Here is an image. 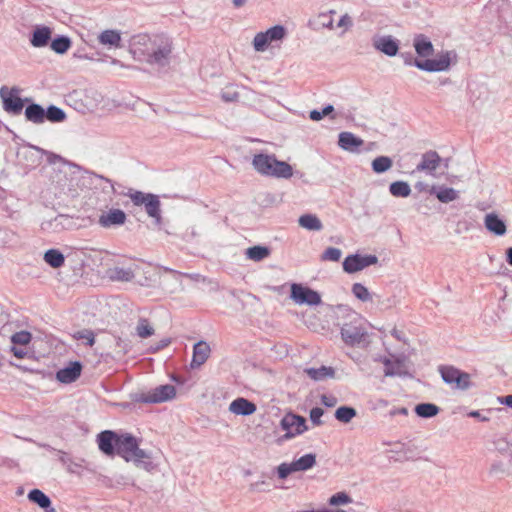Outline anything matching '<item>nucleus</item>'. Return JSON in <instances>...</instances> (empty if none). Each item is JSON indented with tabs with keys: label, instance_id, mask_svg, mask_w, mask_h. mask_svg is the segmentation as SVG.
<instances>
[{
	"label": "nucleus",
	"instance_id": "6e6552de",
	"mask_svg": "<svg viewBox=\"0 0 512 512\" xmlns=\"http://www.w3.org/2000/svg\"><path fill=\"white\" fill-rule=\"evenodd\" d=\"M443 380L448 384L455 385L456 388L466 389L470 384L468 373L462 372L453 366H443L440 368Z\"/></svg>",
	"mask_w": 512,
	"mask_h": 512
},
{
	"label": "nucleus",
	"instance_id": "b1692460",
	"mask_svg": "<svg viewBox=\"0 0 512 512\" xmlns=\"http://www.w3.org/2000/svg\"><path fill=\"white\" fill-rule=\"evenodd\" d=\"M414 48L420 57H428L434 50L432 43L422 34L414 38Z\"/></svg>",
	"mask_w": 512,
	"mask_h": 512
},
{
	"label": "nucleus",
	"instance_id": "bf43d9fd",
	"mask_svg": "<svg viewBox=\"0 0 512 512\" xmlns=\"http://www.w3.org/2000/svg\"><path fill=\"white\" fill-rule=\"evenodd\" d=\"M47 512H55V509L54 508H51L49 511Z\"/></svg>",
	"mask_w": 512,
	"mask_h": 512
},
{
	"label": "nucleus",
	"instance_id": "c9c22d12",
	"mask_svg": "<svg viewBox=\"0 0 512 512\" xmlns=\"http://www.w3.org/2000/svg\"><path fill=\"white\" fill-rule=\"evenodd\" d=\"M392 167V160L387 156H380L373 160L372 168L376 173H383Z\"/></svg>",
	"mask_w": 512,
	"mask_h": 512
},
{
	"label": "nucleus",
	"instance_id": "0eeeda50",
	"mask_svg": "<svg viewBox=\"0 0 512 512\" xmlns=\"http://www.w3.org/2000/svg\"><path fill=\"white\" fill-rule=\"evenodd\" d=\"M285 36V29L276 25L265 32L256 34L253 40V46L256 51H264L273 41L281 40Z\"/></svg>",
	"mask_w": 512,
	"mask_h": 512
},
{
	"label": "nucleus",
	"instance_id": "f704fd0d",
	"mask_svg": "<svg viewBox=\"0 0 512 512\" xmlns=\"http://www.w3.org/2000/svg\"><path fill=\"white\" fill-rule=\"evenodd\" d=\"M307 375L313 380H321L328 376H333L332 368L322 366L320 368H309L306 370Z\"/></svg>",
	"mask_w": 512,
	"mask_h": 512
},
{
	"label": "nucleus",
	"instance_id": "72a5a7b5",
	"mask_svg": "<svg viewBox=\"0 0 512 512\" xmlns=\"http://www.w3.org/2000/svg\"><path fill=\"white\" fill-rule=\"evenodd\" d=\"M415 412L420 417L429 418L437 415L439 408L435 404L422 403L415 407Z\"/></svg>",
	"mask_w": 512,
	"mask_h": 512
},
{
	"label": "nucleus",
	"instance_id": "473e14b6",
	"mask_svg": "<svg viewBox=\"0 0 512 512\" xmlns=\"http://www.w3.org/2000/svg\"><path fill=\"white\" fill-rule=\"evenodd\" d=\"M270 255V250L264 246H253L246 250V256L253 261H261Z\"/></svg>",
	"mask_w": 512,
	"mask_h": 512
},
{
	"label": "nucleus",
	"instance_id": "423d86ee",
	"mask_svg": "<svg viewBox=\"0 0 512 512\" xmlns=\"http://www.w3.org/2000/svg\"><path fill=\"white\" fill-rule=\"evenodd\" d=\"M281 427L286 431L284 438L290 439L307 430L306 420L302 416L288 413L281 420Z\"/></svg>",
	"mask_w": 512,
	"mask_h": 512
},
{
	"label": "nucleus",
	"instance_id": "4c0bfd02",
	"mask_svg": "<svg viewBox=\"0 0 512 512\" xmlns=\"http://www.w3.org/2000/svg\"><path fill=\"white\" fill-rule=\"evenodd\" d=\"M136 332L140 338H148L154 334V328L150 325L147 319L141 318L138 321Z\"/></svg>",
	"mask_w": 512,
	"mask_h": 512
},
{
	"label": "nucleus",
	"instance_id": "bb28decb",
	"mask_svg": "<svg viewBox=\"0 0 512 512\" xmlns=\"http://www.w3.org/2000/svg\"><path fill=\"white\" fill-rule=\"evenodd\" d=\"M51 37V30L48 27L37 28L31 39V44L34 47H43L45 46Z\"/></svg>",
	"mask_w": 512,
	"mask_h": 512
},
{
	"label": "nucleus",
	"instance_id": "c85d7f7f",
	"mask_svg": "<svg viewBox=\"0 0 512 512\" xmlns=\"http://www.w3.org/2000/svg\"><path fill=\"white\" fill-rule=\"evenodd\" d=\"M160 205L161 204L158 196L154 194H152L144 204L146 213L150 217L155 218L157 221H159L161 218Z\"/></svg>",
	"mask_w": 512,
	"mask_h": 512
},
{
	"label": "nucleus",
	"instance_id": "09e8293b",
	"mask_svg": "<svg viewBox=\"0 0 512 512\" xmlns=\"http://www.w3.org/2000/svg\"><path fill=\"white\" fill-rule=\"evenodd\" d=\"M351 26L352 19L348 14H345L340 18L335 27L341 29L342 32H346Z\"/></svg>",
	"mask_w": 512,
	"mask_h": 512
},
{
	"label": "nucleus",
	"instance_id": "a18cd8bd",
	"mask_svg": "<svg viewBox=\"0 0 512 512\" xmlns=\"http://www.w3.org/2000/svg\"><path fill=\"white\" fill-rule=\"evenodd\" d=\"M437 198L443 203H448L457 198V192L452 188H443L437 193Z\"/></svg>",
	"mask_w": 512,
	"mask_h": 512
},
{
	"label": "nucleus",
	"instance_id": "8fccbe9b",
	"mask_svg": "<svg viewBox=\"0 0 512 512\" xmlns=\"http://www.w3.org/2000/svg\"><path fill=\"white\" fill-rule=\"evenodd\" d=\"M323 413H324V411L322 408L315 407V408L311 409V411H310L311 421L316 425H320L321 424L320 419L323 416Z\"/></svg>",
	"mask_w": 512,
	"mask_h": 512
},
{
	"label": "nucleus",
	"instance_id": "cd10ccee",
	"mask_svg": "<svg viewBox=\"0 0 512 512\" xmlns=\"http://www.w3.org/2000/svg\"><path fill=\"white\" fill-rule=\"evenodd\" d=\"M299 225L307 230L319 231L323 225L320 219L313 214H305L299 218Z\"/></svg>",
	"mask_w": 512,
	"mask_h": 512
},
{
	"label": "nucleus",
	"instance_id": "c756f323",
	"mask_svg": "<svg viewBox=\"0 0 512 512\" xmlns=\"http://www.w3.org/2000/svg\"><path fill=\"white\" fill-rule=\"evenodd\" d=\"M28 499L43 509H47L51 505L49 497L39 489H33L28 493Z\"/></svg>",
	"mask_w": 512,
	"mask_h": 512
},
{
	"label": "nucleus",
	"instance_id": "de8ad7c7",
	"mask_svg": "<svg viewBox=\"0 0 512 512\" xmlns=\"http://www.w3.org/2000/svg\"><path fill=\"white\" fill-rule=\"evenodd\" d=\"M352 502V499L345 492H338L329 499V504L333 506L347 504Z\"/></svg>",
	"mask_w": 512,
	"mask_h": 512
},
{
	"label": "nucleus",
	"instance_id": "f8f14e48",
	"mask_svg": "<svg viewBox=\"0 0 512 512\" xmlns=\"http://www.w3.org/2000/svg\"><path fill=\"white\" fill-rule=\"evenodd\" d=\"M377 257L373 255L360 256L349 255L343 261V270L347 273H355L363 270L364 268L376 264Z\"/></svg>",
	"mask_w": 512,
	"mask_h": 512
},
{
	"label": "nucleus",
	"instance_id": "f03ea898",
	"mask_svg": "<svg viewBox=\"0 0 512 512\" xmlns=\"http://www.w3.org/2000/svg\"><path fill=\"white\" fill-rule=\"evenodd\" d=\"M116 452L126 461H134L135 463L147 458L145 451L139 448L136 438L128 434L119 435Z\"/></svg>",
	"mask_w": 512,
	"mask_h": 512
},
{
	"label": "nucleus",
	"instance_id": "58836bf2",
	"mask_svg": "<svg viewBox=\"0 0 512 512\" xmlns=\"http://www.w3.org/2000/svg\"><path fill=\"white\" fill-rule=\"evenodd\" d=\"M66 118V115L63 110L56 106H50L48 107L47 111L45 112V119H47L50 122H62Z\"/></svg>",
	"mask_w": 512,
	"mask_h": 512
},
{
	"label": "nucleus",
	"instance_id": "4d7b16f0",
	"mask_svg": "<svg viewBox=\"0 0 512 512\" xmlns=\"http://www.w3.org/2000/svg\"><path fill=\"white\" fill-rule=\"evenodd\" d=\"M247 0H233V4L235 7H241L246 3Z\"/></svg>",
	"mask_w": 512,
	"mask_h": 512
},
{
	"label": "nucleus",
	"instance_id": "dca6fc26",
	"mask_svg": "<svg viewBox=\"0 0 512 512\" xmlns=\"http://www.w3.org/2000/svg\"><path fill=\"white\" fill-rule=\"evenodd\" d=\"M119 435L112 431H103L98 435L99 449L108 456H112L116 450Z\"/></svg>",
	"mask_w": 512,
	"mask_h": 512
},
{
	"label": "nucleus",
	"instance_id": "e433bc0d",
	"mask_svg": "<svg viewBox=\"0 0 512 512\" xmlns=\"http://www.w3.org/2000/svg\"><path fill=\"white\" fill-rule=\"evenodd\" d=\"M356 416L354 408L342 406L339 407L335 412V417L338 421L343 423L350 422Z\"/></svg>",
	"mask_w": 512,
	"mask_h": 512
},
{
	"label": "nucleus",
	"instance_id": "37998d69",
	"mask_svg": "<svg viewBox=\"0 0 512 512\" xmlns=\"http://www.w3.org/2000/svg\"><path fill=\"white\" fill-rule=\"evenodd\" d=\"M73 338L76 340H84L86 344L92 347L95 344V334L91 330H81L74 333Z\"/></svg>",
	"mask_w": 512,
	"mask_h": 512
},
{
	"label": "nucleus",
	"instance_id": "f257e3e1",
	"mask_svg": "<svg viewBox=\"0 0 512 512\" xmlns=\"http://www.w3.org/2000/svg\"><path fill=\"white\" fill-rule=\"evenodd\" d=\"M252 165L259 174L264 176L283 179L293 176L292 166L285 161L278 160L275 155L256 154L253 157Z\"/></svg>",
	"mask_w": 512,
	"mask_h": 512
},
{
	"label": "nucleus",
	"instance_id": "6ab92c4d",
	"mask_svg": "<svg viewBox=\"0 0 512 512\" xmlns=\"http://www.w3.org/2000/svg\"><path fill=\"white\" fill-rule=\"evenodd\" d=\"M338 144L346 151L356 152L363 145V140L351 132H342L339 135Z\"/></svg>",
	"mask_w": 512,
	"mask_h": 512
},
{
	"label": "nucleus",
	"instance_id": "7ed1b4c3",
	"mask_svg": "<svg viewBox=\"0 0 512 512\" xmlns=\"http://www.w3.org/2000/svg\"><path fill=\"white\" fill-rule=\"evenodd\" d=\"M136 44H150L151 47L141 51L143 54L147 55V61L149 63L162 64L172 51L171 44L168 41L162 42V44L156 46L155 42H152L147 35H139L135 42V45Z\"/></svg>",
	"mask_w": 512,
	"mask_h": 512
},
{
	"label": "nucleus",
	"instance_id": "a211bd4d",
	"mask_svg": "<svg viewBox=\"0 0 512 512\" xmlns=\"http://www.w3.org/2000/svg\"><path fill=\"white\" fill-rule=\"evenodd\" d=\"M210 353V346L206 342L199 341L198 343H196L193 348L191 366L194 368L203 365L209 358Z\"/></svg>",
	"mask_w": 512,
	"mask_h": 512
},
{
	"label": "nucleus",
	"instance_id": "412c9836",
	"mask_svg": "<svg viewBox=\"0 0 512 512\" xmlns=\"http://www.w3.org/2000/svg\"><path fill=\"white\" fill-rule=\"evenodd\" d=\"M229 410L236 415H251L256 411V405L245 398H237L229 405Z\"/></svg>",
	"mask_w": 512,
	"mask_h": 512
},
{
	"label": "nucleus",
	"instance_id": "7c9ffc66",
	"mask_svg": "<svg viewBox=\"0 0 512 512\" xmlns=\"http://www.w3.org/2000/svg\"><path fill=\"white\" fill-rule=\"evenodd\" d=\"M44 260L53 268H59L64 264L65 258L56 249H50L44 254Z\"/></svg>",
	"mask_w": 512,
	"mask_h": 512
},
{
	"label": "nucleus",
	"instance_id": "79ce46f5",
	"mask_svg": "<svg viewBox=\"0 0 512 512\" xmlns=\"http://www.w3.org/2000/svg\"><path fill=\"white\" fill-rule=\"evenodd\" d=\"M32 335L28 331H19L12 335L11 341L15 345H28L31 342Z\"/></svg>",
	"mask_w": 512,
	"mask_h": 512
},
{
	"label": "nucleus",
	"instance_id": "9d476101",
	"mask_svg": "<svg viewBox=\"0 0 512 512\" xmlns=\"http://www.w3.org/2000/svg\"><path fill=\"white\" fill-rule=\"evenodd\" d=\"M452 53L445 52L439 54L434 59H426L424 61H415L416 67L421 70L435 72L447 70L451 64Z\"/></svg>",
	"mask_w": 512,
	"mask_h": 512
},
{
	"label": "nucleus",
	"instance_id": "a878e982",
	"mask_svg": "<svg viewBox=\"0 0 512 512\" xmlns=\"http://www.w3.org/2000/svg\"><path fill=\"white\" fill-rule=\"evenodd\" d=\"M98 40L102 45H109L118 48L121 43V35L115 30H105L99 35Z\"/></svg>",
	"mask_w": 512,
	"mask_h": 512
},
{
	"label": "nucleus",
	"instance_id": "4be33fe9",
	"mask_svg": "<svg viewBox=\"0 0 512 512\" xmlns=\"http://www.w3.org/2000/svg\"><path fill=\"white\" fill-rule=\"evenodd\" d=\"M374 47L388 56H395L399 50L397 41L392 39L390 36L375 39Z\"/></svg>",
	"mask_w": 512,
	"mask_h": 512
},
{
	"label": "nucleus",
	"instance_id": "13d9d810",
	"mask_svg": "<svg viewBox=\"0 0 512 512\" xmlns=\"http://www.w3.org/2000/svg\"><path fill=\"white\" fill-rule=\"evenodd\" d=\"M327 26H328V27H330L331 29H333V28H334L333 23H332V21H331V20L329 21V23L327 24Z\"/></svg>",
	"mask_w": 512,
	"mask_h": 512
},
{
	"label": "nucleus",
	"instance_id": "2eb2a0df",
	"mask_svg": "<svg viewBox=\"0 0 512 512\" xmlns=\"http://www.w3.org/2000/svg\"><path fill=\"white\" fill-rule=\"evenodd\" d=\"M82 365L80 362H71L69 366L60 369L56 373V379L63 384L75 382L81 375Z\"/></svg>",
	"mask_w": 512,
	"mask_h": 512
},
{
	"label": "nucleus",
	"instance_id": "ddd939ff",
	"mask_svg": "<svg viewBox=\"0 0 512 512\" xmlns=\"http://www.w3.org/2000/svg\"><path fill=\"white\" fill-rule=\"evenodd\" d=\"M175 395L176 389L173 385H160L148 392L144 397V401L148 403H161L174 398Z\"/></svg>",
	"mask_w": 512,
	"mask_h": 512
},
{
	"label": "nucleus",
	"instance_id": "39448f33",
	"mask_svg": "<svg viewBox=\"0 0 512 512\" xmlns=\"http://www.w3.org/2000/svg\"><path fill=\"white\" fill-rule=\"evenodd\" d=\"M290 297L296 304L299 305L306 304L314 306L321 303V296L318 292L297 283H293L291 285Z\"/></svg>",
	"mask_w": 512,
	"mask_h": 512
},
{
	"label": "nucleus",
	"instance_id": "20e7f679",
	"mask_svg": "<svg viewBox=\"0 0 512 512\" xmlns=\"http://www.w3.org/2000/svg\"><path fill=\"white\" fill-rule=\"evenodd\" d=\"M316 464V457L314 454H306L291 463H282L277 468L278 477L286 479L294 472L306 471L311 469Z\"/></svg>",
	"mask_w": 512,
	"mask_h": 512
},
{
	"label": "nucleus",
	"instance_id": "9b49d317",
	"mask_svg": "<svg viewBox=\"0 0 512 512\" xmlns=\"http://www.w3.org/2000/svg\"><path fill=\"white\" fill-rule=\"evenodd\" d=\"M341 336L347 345L356 346L365 341L367 333L361 325L349 323L342 327Z\"/></svg>",
	"mask_w": 512,
	"mask_h": 512
},
{
	"label": "nucleus",
	"instance_id": "aec40b11",
	"mask_svg": "<svg viewBox=\"0 0 512 512\" xmlns=\"http://www.w3.org/2000/svg\"><path fill=\"white\" fill-rule=\"evenodd\" d=\"M106 274L109 280L116 282H130L135 276L134 270L132 268H124L119 266L109 268L106 271Z\"/></svg>",
	"mask_w": 512,
	"mask_h": 512
},
{
	"label": "nucleus",
	"instance_id": "c03bdc74",
	"mask_svg": "<svg viewBox=\"0 0 512 512\" xmlns=\"http://www.w3.org/2000/svg\"><path fill=\"white\" fill-rule=\"evenodd\" d=\"M151 195V193H143L141 191H130L127 194L133 204L136 206L144 205Z\"/></svg>",
	"mask_w": 512,
	"mask_h": 512
},
{
	"label": "nucleus",
	"instance_id": "5fc2aeb1",
	"mask_svg": "<svg viewBox=\"0 0 512 512\" xmlns=\"http://www.w3.org/2000/svg\"><path fill=\"white\" fill-rule=\"evenodd\" d=\"M333 111V106L331 105H328L326 106L322 111L321 113L323 114V117L330 114L331 112Z\"/></svg>",
	"mask_w": 512,
	"mask_h": 512
},
{
	"label": "nucleus",
	"instance_id": "ea45409f",
	"mask_svg": "<svg viewBox=\"0 0 512 512\" xmlns=\"http://www.w3.org/2000/svg\"><path fill=\"white\" fill-rule=\"evenodd\" d=\"M353 295L362 302H367L372 299L369 290L361 283H354L352 286Z\"/></svg>",
	"mask_w": 512,
	"mask_h": 512
},
{
	"label": "nucleus",
	"instance_id": "1a4fd4ad",
	"mask_svg": "<svg viewBox=\"0 0 512 512\" xmlns=\"http://www.w3.org/2000/svg\"><path fill=\"white\" fill-rule=\"evenodd\" d=\"M0 96L3 99L4 109L13 114H20L24 103L19 97V90L17 88L2 87L0 89Z\"/></svg>",
	"mask_w": 512,
	"mask_h": 512
},
{
	"label": "nucleus",
	"instance_id": "393cba45",
	"mask_svg": "<svg viewBox=\"0 0 512 512\" xmlns=\"http://www.w3.org/2000/svg\"><path fill=\"white\" fill-rule=\"evenodd\" d=\"M25 117L28 121L41 124L45 120V111L38 104H31L25 110Z\"/></svg>",
	"mask_w": 512,
	"mask_h": 512
},
{
	"label": "nucleus",
	"instance_id": "3c124183",
	"mask_svg": "<svg viewBox=\"0 0 512 512\" xmlns=\"http://www.w3.org/2000/svg\"><path fill=\"white\" fill-rule=\"evenodd\" d=\"M11 352L18 359H23L26 356V352L23 349L17 348L15 346L11 348Z\"/></svg>",
	"mask_w": 512,
	"mask_h": 512
},
{
	"label": "nucleus",
	"instance_id": "2f4dec72",
	"mask_svg": "<svg viewBox=\"0 0 512 512\" xmlns=\"http://www.w3.org/2000/svg\"><path fill=\"white\" fill-rule=\"evenodd\" d=\"M389 190L394 197H408L411 193L410 186L404 181L391 183Z\"/></svg>",
	"mask_w": 512,
	"mask_h": 512
},
{
	"label": "nucleus",
	"instance_id": "4468645a",
	"mask_svg": "<svg viewBox=\"0 0 512 512\" xmlns=\"http://www.w3.org/2000/svg\"><path fill=\"white\" fill-rule=\"evenodd\" d=\"M126 214L121 209H110L102 212L98 217V224L103 228L121 226L126 221Z\"/></svg>",
	"mask_w": 512,
	"mask_h": 512
},
{
	"label": "nucleus",
	"instance_id": "864d4df0",
	"mask_svg": "<svg viewBox=\"0 0 512 512\" xmlns=\"http://www.w3.org/2000/svg\"><path fill=\"white\" fill-rule=\"evenodd\" d=\"M501 404H505L512 408V395H507L505 397L499 398Z\"/></svg>",
	"mask_w": 512,
	"mask_h": 512
},
{
	"label": "nucleus",
	"instance_id": "f3484780",
	"mask_svg": "<svg viewBox=\"0 0 512 512\" xmlns=\"http://www.w3.org/2000/svg\"><path fill=\"white\" fill-rule=\"evenodd\" d=\"M441 157L436 151H427L422 155L421 162L417 165V171L432 173L441 164Z\"/></svg>",
	"mask_w": 512,
	"mask_h": 512
},
{
	"label": "nucleus",
	"instance_id": "5701e85b",
	"mask_svg": "<svg viewBox=\"0 0 512 512\" xmlns=\"http://www.w3.org/2000/svg\"><path fill=\"white\" fill-rule=\"evenodd\" d=\"M485 227L495 235L501 236L506 233V225L496 214L490 213L485 216Z\"/></svg>",
	"mask_w": 512,
	"mask_h": 512
},
{
	"label": "nucleus",
	"instance_id": "49530a36",
	"mask_svg": "<svg viewBox=\"0 0 512 512\" xmlns=\"http://www.w3.org/2000/svg\"><path fill=\"white\" fill-rule=\"evenodd\" d=\"M341 250L334 247L327 248L321 256L323 261H338L341 257Z\"/></svg>",
	"mask_w": 512,
	"mask_h": 512
},
{
	"label": "nucleus",
	"instance_id": "a19ab883",
	"mask_svg": "<svg viewBox=\"0 0 512 512\" xmlns=\"http://www.w3.org/2000/svg\"><path fill=\"white\" fill-rule=\"evenodd\" d=\"M71 46V42L66 37H59L52 41L51 48L56 53H65Z\"/></svg>",
	"mask_w": 512,
	"mask_h": 512
},
{
	"label": "nucleus",
	"instance_id": "603ef678",
	"mask_svg": "<svg viewBox=\"0 0 512 512\" xmlns=\"http://www.w3.org/2000/svg\"><path fill=\"white\" fill-rule=\"evenodd\" d=\"M310 118L314 121H319L323 118V114L320 111L313 110L310 112Z\"/></svg>",
	"mask_w": 512,
	"mask_h": 512
},
{
	"label": "nucleus",
	"instance_id": "6e6d98bb",
	"mask_svg": "<svg viewBox=\"0 0 512 512\" xmlns=\"http://www.w3.org/2000/svg\"><path fill=\"white\" fill-rule=\"evenodd\" d=\"M507 262L512 266V247L507 250Z\"/></svg>",
	"mask_w": 512,
	"mask_h": 512
}]
</instances>
